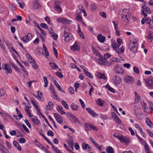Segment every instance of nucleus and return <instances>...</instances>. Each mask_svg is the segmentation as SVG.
<instances>
[{"label":"nucleus","mask_w":153,"mask_h":153,"mask_svg":"<svg viewBox=\"0 0 153 153\" xmlns=\"http://www.w3.org/2000/svg\"><path fill=\"white\" fill-rule=\"evenodd\" d=\"M47 135L48 136H51V137H53L54 136V134L53 132L51 130L47 132Z\"/></svg>","instance_id":"obj_59"},{"label":"nucleus","mask_w":153,"mask_h":153,"mask_svg":"<svg viewBox=\"0 0 153 153\" xmlns=\"http://www.w3.org/2000/svg\"><path fill=\"white\" fill-rule=\"evenodd\" d=\"M61 103L62 104L64 105V107L67 109H69V107L68 104L67 103V102L64 101L62 100L61 102Z\"/></svg>","instance_id":"obj_40"},{"label":"nucleus","mask_w":153,"mask_h":153,"mask_svg":"<svg viewBox=\"0 0 153 153\" xmlns=\"http://www.w3.org/2000/svg\"><path fill=\"white\" fill-rule=\"evenodd\" d=\"M97 38L100 42L102 43L104 42L105 39V37L103 36L101 34H99L98 35Z\"/></svg>","instance_id":"obj_18"},{"label":"nucleus","mask_w":153,"mask_h":153,"mask_svg":"<svg viewBox=\"0 0 153 153\" xmlns=\"http://www.w3.org/2000/svg\"><path fill=\"white\" fill-rule=\"evenodd\" d=\"M71 107L73 110H75V111H77L78 110V106L75 105L74 103H72L71 105Z\"/></svg>","instance_id":"obj_31"},{"label":"nucleus","mask_w":153,"mask_h":153,"mask_svg":"<svg viewBox=\"0 0 153 153\" xmlns=\"http://www.w3.org/2000/svg\"><path fill=\"white\" fill-rule=\"evenodd\" d=\"M49 65L52 69H56L58 68V66L57 65L54 63L50 62Z\"/></svg>","instance_id":"obj_26"},{"label":"nucleus","mask_w":153,"mask_h":153,"mask_svg":"<svg viewBox=\"0 0 153 153\" xmlns=\"http://www.w3.org/2000/svg\"><path fill=\"white\" fill-rule=\"evenodd\" d=\"M53 115L56 119L57 122L59 124H61L63 123V121L62 118L58 114L54 113Z\"/></svg>","instance_id":"obj_10"},{"label":"nucleus","mask_w":153,"mask_h":153,"mask_svg":"<svg viewBox=\"0 0 153 153\" xmlns=\"http://www.w3.org/2000/svg\"><path fill=\"white\" fill-rule=\"evenodd\" d=\"M114 70L115 73L119 74H122L124 71L122 65L119 64L115 65Z\"/></svg>","instance_id":"obj_3"},{"label":"nucleus","mask_w":153,"mask_h":153,"mask_svg":"<svg viewBox=\"0 0 153 153\" xmlns=\"http://www.w3.org/2000/svg\"><path fill=\"white\" fill-rule=\"evenodd\" d=\"M85 125L88 130L92 129L93 126L92 125L89 124L88 123H85Z\"/></svg>","instance_id":"obj_49"},{"label":"nucleus","mask_w":153,"mask_h":153,"mask_svg":"<svg viewBox=\"0 0 153 153\" xmlns=\"http://www.w3.org/2000/svg\"><path fill=\"white\" fill-rule=\"evenodd\" d=\"M32 121L35 125H37L40 123V121L36 116H34V117L31 120Z\"/></svg>","instance_id":"obj_21"},{"label":"nucleus","mask_w":153,"mask_h":153,"mask_svg":"<svg viewBox=\"0 0 153 153\" xmlns=\"http://www.w3.org/2000/svg\"><path fill=\"white\" fill-rule=\"evenodd\" d=\"M97 104L101 106H102L103 104L104 101L102 100L100 98H99L96 101Z\"/></svg>","instance_id":"obj_32"},{"label":"nucleus","mask_w":153,"mask_h":153,"mask_svg":"<svg viewBox=\"0 0 153 153\" xmlns=\"http://www.w3.org/2000/svg\"><path fill=\"white\" fill-rule=\"evenodd\" d=\"M51 36L53 37V39L55 40H56L58 37L57 34L53 33L51 35Z\"/></svg>","instance_id":"obj_53"},{"label":"nucleus","mask_w":153,"mask_h":153,"mask_svg":"<svg viewBox=\"0 0 153 153\" xmlns=\"http://www.w3.org/2000/svg\"><path fill=\"white\" fill-rule=\"evenodd\" d=\"M5 92L4 91V90L3 88L0 89V98L2 96L4 95Z\"/></svg>","instance_id":"obj_54"},{"label":"nucleus","mask_w":153,"mask_h":153,"mask_svg":"<svg viewBox=\"0 0 153 153\" xmlns=\"http://www.w3.org/2000/svg\"><path fill=\"white\" fill-rule=\"evenodd\" d=\"M146 121L147 125L151 128H153V124L148 118H146Z\"/></svg>","instance_id":"obj_29"},{"label":"nucleus","mask_w":153,"mask_h":153,"mask_svg":"<svg viewBox=\"0 0 153 153\" xmlns=\"http://www.w3.org/2000/svg\"><path fill=\"white\" fill-rule=\"evenodd\" d=\"M86 109L88 113L92 116L93 117H94L96 116H98V114H97L94 111L92 110L90 108H86Z\"/></svg>","instance_id":"obj_12"},{"label":"nucleus","mask_w":153,"mask_h":153,"mask_svg":"<svg viewBox=\"0 0 153 153\" xmlns=\"http://www.w3.org/2000/svg\"><path fill=\"white\" fill-rule=\"evenodd\" d=\"M114 62H120V60L118 58L114 57L112 58L111 61V62H107L108 63H111V64H110L109 65H107V66H109L111 65H114Z\"/></svg>","instance_id":"obj_15"},{"label":"nucleus","mask_w":153,"mask_h":153,"mask_svg":"<svg viewBox=\"0 0 153 153\" xmlns=\"http://www.w3.org/2000/svg\"><path fill=\"white\" fill-rule=\"evenodd\" d=\"M53 103L51 101L49 102L48 103V105H46V108L49 111H51L52 109L53 108Z\"/></svg>","instance_id":"obj_16"},{"label":"nucleus","mask_w":153,"mask_h":153,"mask_svg":"<svg viewBox=\"0 0 153 153\" xmlns=\"http://www.w3.org/2000/svg\"><path fill=\"white\" fill-rule=\"evenodd\" d=\"M25 37L26 42H27L32 39V34L31 33H29L27 35L25 36Z\"/></svg>","instance_id":"obj_19"},{"label":"nucleus","mask_w":153,"mask_h":153,"mask_svg":"<svg viewBox=\"0 0 153 153\" xmlns=\"http://www.w3.org/2000/svg\"><path fill=\"white\" fill-rule=\"evenodd\" d=\"M144 81L146 86L153 87V78L151 77L148 79H145Z\"/></svg>","instance_id":"obj_5"},{"label":"nucleus","mask_w":153,"mask_h":153,"mask_svg":"<svg viewBox=\"0 0 153 153\" xmlns=\"http://www.w3.org/2000/svg\"><path fill=\"white\" fill-rule=\"evenodd\" d=\"M22 126L23 127V129L26 132L28 133L29 132V129L24 124H22Z\"/></svg>","instance_id":"obj_63"},{"label":"nucleus","mask_w":153,"mask_h":153,"mask_svg":"<svg viewBox=\"0 0 153 153\" xmlns=\"http://www.w3.org/2000/svg\"><path fill=\"white\" fill-rule=\"evenodd\" d=\"M68 30V29L65 30L64 31V35L63 36L65 37V36L69 37L71 36V34L69 33H68L67 31Z\"/></svg>","instance_id":"obj_46"},{"label":"nucleus","mask_w":153,"mask_h":153,"mask_svg":"<svg viewBox=\"0 0 153 153\" xmlns=\"http://www.w3.org/2000/svg\"><path fill=\"white\" fill-rule=\"evenodd\" d=\"M108 153H114V151L112 147L111 146L108 147L106 149Z\"/></svg>","instance_id":"obj_34"},{"label":"nucleus","mask_w":153,"mask_h":153,"mask_svg":"<svg viewBox=\"0 0 153 153\" xmlns=\"http://www.w3.org/2000/svg\"><path fill=\"white\" fill-rule=\"evenodd\" d=\"M0 150L2 153H10L4 147L0 149Z\"/></svg>","instance_id":"obj_45"},{"label":"nucleus","mask_w":153,"mask_h":153,"mask_svg":"<svg viewBox=\"0 0 153 153\" xmlns=\"http://www.w3.org/2000/svg\"><path fill=\"white\" fill-rule=\"evenodd\" d=\"M140 99V97L139 95L135 96L134 103L135 104L137 103Z\"/></svg>","instance_id":"obj_44"},{"label":"nucleus","mask_w":153,"mask_h":153,"mask_svg":"<svg viewBox=\"0 0 153 153\" xmlns=\"http://www.w3.org/2000/svg\"><path fill=\"white\" fill-rule=\"evenodd\" d=\"M55 85H56V87L58 88V90L62 92L63 93H65V92L64 91L62 90V88L60 87V86L59 85V83L57 82L56 80H54L53 81Z\"/></svg>","instance_id":"obj_22"},{"label":"nucleus","mask_w":153,"mask_h":153,"mask_svg":"<svg viewBox=\"0 0 153 153\" xmlns=\"http://www.w3.org/2000/svg\"><path fill=\"white\" fill-rule=\"evenodd\" d=\"M111 56V55L109 53H106L104 55V58H103L102 59H105V62H108L106 59L109 58Z\"/></svg>","instance_id":"obj_41"},{"label":"nucleus","mask_w":153,"mask_h":153,"mask_svg":"<svg viewBox=\"0 0 153 153\" xmlns=\"http://www.w3.org/2000/svg\"><path fill=\"white\" fill-rule=\"evenodd\" d=\"M36 145L43 150H44L45 149V147L44 146H43L42 144L40 143H38V144H36Z\"/></svg>","instance_id":"obj_47"},{"label":"nucleus","mask_w":153,"mask_h":153,"mask_svg":"<svg viewBox=\"0 0 153 153\" xmlns=\"http://www.w3.org/2000/svg\"><path fill=\"white\" fill-rule=\"evenodd\" d=\"M71 118L73 120V123H79V120L76 117L74 116V115H73Z\"/></svg>","instance_id":"obj_39"},{"label":"nucleus","mask_w":153,"mask_h":153,"mask_svg":"<svg viewBox=\"0 0 153 153\" xmlns=\"http://www.w3.org/2000/svg\"><path fill=\"white\" fill-rule=\"evenodd\" d=\"M13 144L15 146L17 147V149L19 151H20L21 150V147L17 141H14L13 142Z\"/></svg>","instance_id":"obj_23"},{"label":"nucleus","mask_w":153,"mask_h":153,"mask_svg":"<svg viewBox=\"0 0 153 153\" xmlns=\"http://www.w3.org/2000/svg\"><path fill=\"white\" fill-rule=\"evenodd\" d=\"M129 49L133 53H136L138 49L137 40L133 38L129 40V43L128 45Z\"/></svg>","instance_id":"obj_1"},{"label":"nucleus","mask_w":153,"mask_h":153,"mask_svg":"<svg viewBox=\"0 0 153 153\" xmlns=\"http://www.w3.org/2000/svg\"><path fill=\"white\" fill-rule=\"evenodd\" d=\"M139 108V106L137 105H135L134 107L133 110V113L135 115L137 116L138 114L137 110Z\"/></svg>","instance_id":"obj_33"},{"label":"nucleus","mask_w":153,"mask_h":153,"mask_svg":"<svg viewBox=\"0 0 153 153\" xmlns=\"http://www.w3.org/2000/svg\"><path fill=\"white\" fill-rule=\"evenodd\" d=\"M79 100L81 103V105L82 107V108H84L85 107V104L84 102L81 99H79Z\"/></svg>","instance_id":"obj_60"},{"label":"nucleus","mask_w":153,"mask_h":153,"mask_svg":"<svg viewBox=\"0 0 153 153\" xmlns=\"http://www.w3.org/2000/svg\"><path fill=\"white\" fill-rule=\"evenodd\" d=\"M29 62L31 64L33 68L35 69H37L38 68L37 65L35 61L33 59L31 58L28 60Z\"/></svg>","instance_id":"obj_13"},{"label":"nucleus","mask_w":153,"mask_h":153,"mask_svg":"<svg viewBox=\"0 0 153 153\" xmlns=\"http://www.w3.org/2000/svg\"><path fill=\"white\" fill-rule=\"evenodd\" d=\"M97 76L99 78L105 80L107 78L104 74H101L100 72H99L97 74Z\"/></svg>","instance_id":"obj_25"},{"label":"nucleus","mask_w":153,"mask_h":153,"mask_svg":"<svg viewBox=\"0 0 153 153\" xmlns=\"http://www.w3.org/2000/svg\"><path fill=\"white\" fill-rule=\"evenodd\" d=\"M15 60L16 62L18 64L20 65L21 68L22 69L23 71L25 72V74H27V72L25 70V68L23 66L21 63L18 61V59L16 58H15Z\"/></svg>","instance_id":"obj_20"},{"label":"nucleus","mask_w":153,"mask_h":153,"mask_svg":"<svg viewBox=\"0 0 153 153\" xmlns=\"http://www.w3.org/2000/svg\"><path fill=\"white\" fill-rule=\"evenodd\" d=\"M57 20L58 22L59 23H62L65 24H69L72 22V21L69 20H68L64 18H58Z\"/></svg>","instance_id":"obj_6"},{"label":"nucleus","mask_w":153,"mask_h":153,"mask_svg":"<svg viewBox=\"0 0 153 153\" xmlns=\"http://www.w3.org/2000/svg\"><path fill=\"white\" fill-rule=\"evenodd\" d=\"M71 49L74 51H78L79 49V47L78 45V43L75 42V44L71 48Z\"/></svg>","instance_id":"obj_17"},{"label":"nucleus","mask_w":153,"mask_h":153,"mask_svg":"<svg viewBox=\"0 0 153 153\" xmlns=\"http://www.w3.org/2000/svg\"><path fill=\"white\" fill-rule=\"evenodd\" d=\"M113 136L118 138L120 140H121V138L123 137V135L118 133H114Z\"/></svg>","instance_id":"obj_37"},{"label":"nucleus","mask_w":153,"mask_h":153,"mask_svg":"<svg viewBox=\"0 0 153 153\" xmlns=\"http://www.w3.org/2000/svg\"><path fill=\"white\" fill-rule=\"evenodd\" d=\"M133 70L134 72L137 74H139L140 73L139 69L135 66L133 67Z\"/></svg>","instance_id":"obj_64"},{"label":"nucleus","mask_w":153,"mask_h":153,"mask_svg":"<svg viewBox=\"0 0 153 153\" xmlns=\"http://www.w3.org/2000/svg\"><path fill=\"white\" fill-rule=\"evenodd\" d=\"M2 68L6 71V73L7 74L11 73L12 71L10 65L7 63L3 64L2 65Z\"/></svg>","instance_id":"obj_4"},{"label":"nucleus","mask_w":153,"mask_h":153,"mask_svg":"<svg viewBox=\"0 0 153 153\" xmlns=\"http://www.w3.org/2000/svg\"><path fill=\"white\" fill-rule=\"evenodd\" d=\"M33 95L35 97H36L37 99H38L39 100H41V101H43L42 100V97H41V96H39V94H38V95L37 96H36L34 94H33Z\"/></svg>","instance_id":"obj_61"},{"label":"nucleus","mask_w":153,"mask_h":153,"mask_svg":"<svg viewBox=\"0 0 153 153\" xmlns=\"http://www.w3.org/2000/svg\"><path fill=\"white\" fill-rule=\"evenodd\" d=\"M95 54L99 57V62L100 64L103 65H109L110 64H111V63H108L106 62L105 59H103L102 56L98 51L97 52V53H96Z\"/></svg>","instance_id":"obj_2"},{"label":"nucleus","mask_w":153,"mask_h":153,"mask_svg":"<svg viewBox=\"0 0 153 153\" xmlns=\"http://www.w3.org/2000/svg\"><path fill=\"white\" fill-rule=\"evenodd\" d=\"M113 80L116 85L120 84L121 82V78L118 76H115L113 78Z\"/></svg>","instance_id":"obj_11"},{"label":"nucleus","mask_w":153,"mask_h":153,"mask_svg":"<svg viewBox=\"0 0 153 153\" xmlns=\"http://www.w3.org/2000/svg\"><path fill=\"white\" fill-rule=\"evenodd\" d=\"M57 110L61 114H65V113L63 111L62 107L60 105H58L57 107Z\"/></svg>","instance_id":"obj_24"},{"label":"nucleus","mask_w":153,"mask_h":153,"mask_svg":"<svg viewBox=\"0 0 153 153\" xmlns=\"http://www.w3.org/2000/svg\"><path fill=\"white\" fill-rule=\"evenodd\" d=\"M144 149L146 153H150L148 145L146 144L144 145Z\"/></svg>","instance_id":"obj_48"},{"label":"nucleus","mask_w":153,"mask_h":153,"mask_svg":"<svg viewBox=\"0 0 153 153\" xmlns=\"http://www.w3.org/2000/svg\"><path fill=\"white\" fill-rule=\"evenodd\" d=\"M26 140L24 137H21L19 138V141L20 143H23L25 142Z\"/></svg>","instance_id":"obj_58"},{"label":"nucleus","mask_w":153,"mask_h":153,"mask_svg":"<svg viewBox=\"0 0 153 153\" xmlns=\"http://www.w3.org/2000/svg\"><path fill=\"white\" fill-rule=\"evenodd\" d=\"M76 19L79 22H82V17L79 15H77L76 17Z\"/></svg>","instance_id":"obj_56"},{"label":"nucleus","mask_w":153,"mask_h":153,"mask_svg":"<svg viewBox=\"0 0 153 153\" xmlns=\"http://www.w3.org/2000/svg\"><path fill=\"white\" fill-rule=\"evenodd\" d=\"M149 42H152L153 40V33L152 31L149 32V34L146 37Z\"/></svg>","instance_id":"obj_14"},{"label":"nucleus","mask_w":153,"mask_h":153,"mask_svg":"<svg viewBox=\"0 0 153 153\" xmlns=\"http://www.w3.org/2000/svg\"><path fill=\"white\" fill-rule=\"evenodd\" d=\"M10 65H11L13 68H14L15 70L17 71H19V68L13 62H10L9 63Z\"/></svg>","instance_id":"obj_36"},{"label":"nucleus","mask_w":153,"mask_h":153,"mask_svg":"<svg viewBox=\"0 0 153 153\" xmlns=\"http://www.w3.org/2000/svg\"><path fill=\"white\" fill-rule=\"evenodd\" d=\"M56 75L60 78H62L63 76L61 73L59 72H56L55 73Z\"/></svg>","instance_id":"obj_52"},{"label":"nucleus","mask_w":153,"mask_h":153,"mask_svg":"<svg viewBox=\"0 0 153 153\" xmlns=\"http://www.w3.org/2000/svg\"><path fill=\"white\" fill-rule=\"evenodd\" d=\"M105 87L108 89L109 91L113 93H115L114 89L113 88L110 87L108 85H107L105 86Z\"/></svg>","instance_id":"obj_43"},{"label":"nucleus","mask_w":153,"mask_h":153,"mask_svg":"<svg viewBox=\"0 0 153 153\" xmlns=\"http://www.w3.org/2000/svg\"><path fill=\"white\" fill-rule=\"evenodd\" d=\"M142 7L144 11H145L146 12L149 14H150L151 13V11L149 7H147L146 5H143L142 6Z\"/></svg>","instance_id":"obj_28"},{"label":"nucleus","mask_w":153,"mask_h":153,"mask_svg":"<svg viewBox=\"0 0 153 153\" xmlns=\"http://www.w3.org/2000/svg\"><path fill=\"white\" fill-rule=\"evenodd\" d=\"M115 121L118 124H120L121 123V121L119 118L117 116L114 119Z\"/></svg>","instance_id":"obj_50"},{"label":"nucleus","mask_w":153,"mask_h":153,"mask_svg":"<svg viewBox=\"0 0 153 153\" xmlns=\"http://www.w3.org/2000/svg\"><path fill=\"white\" fill-rule=\"evenodd\" d=\"M84 73L88 77L91 79L93 78V77L91 74L88 71H87L86 70H84Z\"/></svg>","instance_id":"obj_35"},{"label":"nucleus","mask_w":153,"mask_h":153,"mask_svg":"<svg viewBox=\"0 0 153 153\" xmlns=\"http://www.w3.org/2000/svg\"><path fill=\"white\" fill-rule=\"evenodd\" d=\"M68 136L69 138L67 140V143L71 148L73 149L74 143L73 138L72 136H70L69 135H68Z\"/></svg>","instance_id":"obj_9"},{"label":"nucleus","mask_w":153,"mask_h":153,"mask_svg":"<svg viewBox=\"0 0 153 153\" xmlns=\"http://www.w3.org/2000/svg\"><path fill=\"white\" fill-rule=\"evenodd\" d=\"M24 121L27 126L29 128H30L31 126L30 123L28 122V120L27 119H25V120Z\"/></svg>","instance_id":"obj_55"},{"label":"nucleus","mask_w":153,"mask_h":153,"mask_svg":"<svg viewBox=\"0 0 153 153\" xmlns=\"http://www.w3.org/2000/svg\"><path fill=\"white\" fill-rule=\"evenodd\" d=\"M120 141L123 143H126L129 142L130 141L129 140L128 138H126L125 137H123H123L121 138Z\"/></svg>","instance_id":"obj_30"},{"label":"nucleus","mask_w":153,"mask_h":153,"mask_svg":"<svg viewBox=\"0 0 153 153\" xmlns=\"http://www.w3.org/2000/svg\"><path fill=\"white\" fill-rule=\"evenodd\" d=\"M43 48L44 49V52L46 56H49V53L48 52L46 47L45 46L44 44H43Z\"/></svg>","instance_id":"obj_38"},{"label":"nucleus","mask_w":153,"mask_h":153,"mask_svg":"<svg viewBox=\"0 0 153 153\" xmlns=\"http://www.w3.org/2000/svg\"><path fill=\"white\" fill-rule=\"evenodd\" d=\"M134 79L133 77L129 76H126L124 78L125 82L128 84H132L134 82Z\"/></svg>","instance_id":"obj_7"},{"label":"nucleus","mask_w":153,"mask_h":153,"mask_svg":"<svg viewBox=\"0 0 153 153\" xmlns=\"http://www.w3.org/2000/svg\"><path fill=\"white\" fill-rule=\"evenodd\" d=\"M114 25V28L115 30H117L118 28V23L117 22H115L114 21H113L112 22Z\"/></svg>","instance_id":"obj_57"},{"label":"nucleus","mask_w":153,"mask_h":153,"mask_svg":"<svg viewBox=\"0 0 153 153\" xmlns=\"http://www.w3.org/2000/svg\"><path fill=\"white\" fill-rule=\"evenodd\" d=\"M38 0H36L33 2V8L34 9H37L40 5V4L38 3Z\"/></svg>","instance_id":"obj_27"},{"label":"nucleus","mask_w":153,"mask_h":153,"mask_svg":"<svg viewBox=\"0 0 153 153\" xmlns=\"http://www.w3.org/2000/svg\"><path fill=\"white\" fill-rule=\"evenodd\" d=\"M55 10H56L58 12L60 13L62 11V8L60 6L61 5V3L60 1H55Z\"/></svg>","instance_id":"obj_8"},{"label":"nucleus","mask_w":153,"mask_h":153,"mask_svg":"<svg viewBox=\"0 0 153 153\" xmlns=\"http://www.w3.org/2000/svg\"><path fill=\"white\" fill-rule=\"evenodd\" d=\"M69 92L70 94H74V88L72 87H70L68 88Z\"/></svg>","instance_id":"obj_51"},{"label":"nucleus","mask_w":153,"mask_h":153,"mask_svg":"<svg viewBox=\"0 0 153 153\" xmlns=\"http://www.w3.org/2000/svg\"><path fill=\"white\" fill-rule=\"evenodd\" d=\"M40 26L43 28L47 29L48 28L47 25L45 23H41L40 24Z\"/></svg>","instance_id":"obj_62"},{"label":"nucleus","mask_w":153,"mask_h":153,"mask_svg":"<svg viewBox=\"0 0 153 153\" xmlns=\"http://www.w3.org/2000/svg\"><path fill=\"white\" fill-rule=\"evenodd\" d=\"M82 148L84 149H86L87 148L88 149H90V146L88 144L85 143H84L82 144Z\"/></svg>","instance_id":"obj_42"}]
</instances>
